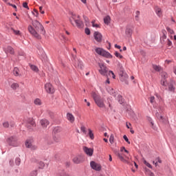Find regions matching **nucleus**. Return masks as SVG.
<instances>
[{
	"mask_svg": "<svg viewBox=\"0 0 176 176\" xmlns=\"http://www.w3.org/2000/svg\"><path fill=\"white\" fill-rule=\"evenodd\" d=\"M32 26L28 27V31L30 32L33 36L35 38H37V39H41V35L39 34H42V35H45L46 34V31L45 30V28L43 25H41V22L38 21H32Z\"/></svg>",
	"mask_w": 176,
	"mask_h": 176,
	"instance_id": "1",
	"label": "nucleus"
},
{
	"mask_svg": "<svg viewBox=\"0 0 176 176\" xmlns=\"http://www.w3.org/2000/svg\"><path fill=\"white\" fill-rule=\"evenodd\" d=\"M69 22L72 25L75 26V24L78 28H83V22L80 21V16L77 15L76 14L72 13V16L69 18Z\"/></svg>",
	"mask_w": 176,
	"mask_h": 176,
	"instance_id": "2",
	"label": "nucleus"
},
{
	"mask_svg": "<svg viewBox=\"0 0 176 176\" xmlns=\"http://www.w3.org/2000/svg\"><path fill=\"white\" fill-rule=\"evenodd\" d=\"M91 96L94 100L95 103L99 108H105V104L104 100L101 98V96L97 92L92 91Z\"/></svg>",
	"mask_w": 176,
	"mask_h": 176,
	"instance_id": "3",
	"label": "nucleus"
},
{
	"mask_svg": "<svg viewBox=\"0 0 176 176\" xmlns=\"http://www.w3.org/2000/svg\"><path fill=\"white\" fill-rule=\"evenodd\" d=\"M99 66V74L100 75H102V76H108V74L109 72V70L107 68V66L104 63H98Z\"/></svg>",
	"mask_w": 176,
	"mask_h": 176,
	"instance_id": "4",
	"label": "nucleus"
},
{
	"mask_svg": "<svg viewBox=\"0 0 176 176\" xmlns=\"http://www.w3.org/2000/svg\"><path fill=\"white\" fill-rule=\"evenodd\" d=\"M97 54L102 56L103 57H107V58H112V55L109 52L104 50L102 48L98 47L95 50Z\"/></svg>",
	"mask_w": 176,
	"mask_h": 176,
	"instance_id": "5",
	"label": "nucleus"
},
{
	"mask_svg": "<svg viewBox=\"0 0 176 176\" xmlns=\"http://www.w3.org/2000/svg\"><path fill=\"white\" fill-rule=\"evenodd\" d=\"M90 166L91 168H92V170H95V171H101L102 170V166L101 164L94 162V161H91L90 162Z\"/></svg>",
	"mask_w": 176,
	"mask_h": 176,
	"instance_id": "6",
	"label": "nucleus"
},
{
	"mask_svg": "<svg viewBox=\"0 0 176 176\" xmlns=\"http://www.w3.org/2000/svg\"><path fill=\"white\" fill-rule=\"evenodd\" d=\"M85 162V157L82 155H77L73 158V163L74 164H80V163H83Z\"/></svg>",
	"mask_w": 176,
	"mask_h": 176,
	"instance_id": "7",
	"label": "nucleus"
},
{
	"mask_svg": "<svg viewBox=\"0 0 176 176\" xmlns=\"http://www.w3.org/2000/svg\"><path fill=\"white\" fill-rule=\"evenodd\" d=\"M35 121H34V119L32 118H28L26 120V127L29 129V130H31L32 127H35Z\"/></svg>",
	"mask_w": 176,
	"mask_h": 176,
	"instance_id": "8",
	"label": "nucleus"
},
{
	"mask_svg": "<svg viewBox=\"0 0 176 176\" xmlns=\"http://www.w3.org/2000/svg\"><path fill=\"white\" fill-rule=\"evenodd\" d=\"M161 76L162 78L161 80V85L165 87L167 86V80L166 79L168 78V75L166 72H163L161 74Z\"/></svg>",
	"mask_w": 176,
	"mask_h": 176,
	"instance_id": "9",
	"label": "nucleus"
},
{
	"mask_svg": "<svg viewBox=\"0 0 176 176\" xmlns=\"http://www.w3.org/2000/svg\"><path fill=\"white\" fill-rule=\"evenodd\" d=\"M45 89L49 94H53V93H54V88L50 83H46L45 85Z\"/></svg>",
	"mask_w": 176,
	"mask_h": 176,
	"instance_id": "10",
	"label": "nucleus"
},
{
	"mask_svg": "<svg viewBox=\"0 0 176 176\" xmlns=\"http://www.w3.org/2000/svg\"><path fill=\"white\" fill-rule=\"evenodd\" d=\"M25 145L26 148H29L30 149H32V151H36V149H38V147L36 145L32 144L31 140H27Z\"/></svg>",
	"mask_w": 176,
	"mask_h": 176,
	"instance_id": "11",
	"label": "nucleus"
},
{
	"mask_svg": "<svg viewBox=\"0 0 176 176\" xmlns=\"http://www.w3.org/2000/svg\"><path fill=\"white\" fill-rule=\"evenodd\" d=\"M85 153L87 155V156H93V153L94 152V150L91 148H88L87 146H84L82 148Z\"/></svg>",
	"mask_w": 176,
	"mask_h": 176,
	"instance_id": "12",
	"label": "nucleus"
},
{
	"mask_svg": "<svg viewBox=\"0 0 176 176\" xmlns=\"http://www.w3.org/2000/svg\"><path fill=\"white\" fill-rule=\"evenodd\" d=\"M94 37L96 42H101L102 41V35L99 32H95L94 33Z\"/></svg>",
	"mask_w": 176,
	"mask_h": 176,
	"instance_id": "13",
	"label": "nucleus"
},
{
	"mask_svg": "<svg viewBox=\"0 0 176 176\" xmlns=\"http://www.w3.org/2000/svg\"><path fill=\"white\" fill-rule=\"evenodd\" d=\"M128 79H129V75H127V74L126 73H123L120 77L121 82H124L126 85H129Z\"/></svg>",
	"mask_w": 176,
	"mask_h": 176,
	"instance_id": "14",
	"label": "nucleus"
},
{
	"mask_svg": "<svg viewBox=\"0 0 176 176\" xmlns=\"http://www.w3.org/2000/svg\"><path fill=\"white\" fill-rule=\"evenodd\" d=\"M16 138H14V137L9 138L7 140L8 144H9V145H11L12 146H16Z\"/></svg>",
	"mask_w": 176,
	"mask_h": 176,
	"instance_id": "15",
	"label": "nucleus"
},
{
	"mask_svg": "<svg viewBox=\"0 0 176 176\" xmlns=\"http://www.w3.org/2000/svg\"><path fill=\"white\" fill-rule=\"evenodd\" d=\"M75 67L77 69H83V62L80 60H76Z\"/></svg>",
	"mask_w": 176,
	"mask_h": 176,
	"instance_id": "16",
	"label": "nucleus"
},
{
	"mask_svg": "<svg viewBox=\"0 0 176 176\" xmlns=\"http://www.w3.org/2000/svg\"><path fill=\"white\" fill-rule=\"evenodd\" d=\"M174 85H175V82L174 81H171L169 84H168V91H171L172 93L175 91V87H174Z\"/></svg>",
	"mask_w": 176,
	"mask_h": 176,
	"instance_id": "17",
	"label": "nucleus"
},
{
	"mask_svg": "<svg viewBox=\"0 0 176 176\" xmlns=\"http://www.w3.org/2000/svg\"><path fill=\"white\" fill-rule=\"evenodd\" d=\"M67 119L70 123H74L75 122V117L71 113H67Z\"/></svg>",
	"mask_w": 176,
	"mask_h": 176,
	"instance_id": "18",
	"label": "nucleus"
},
{
	"mask_svg": "<svg viewBox=\"0 0 176 176\" xmlns=\"http://www.w3.org/2000/svg\"><path fill=\"white\" fill-rule=\"evenodd\" d=\"M117 156H118V157H119V159H120V160H121V162H123V163H126V164H130V162H129V160L124 159L123 155H121L120 153H118Z\"/></svg>",
	"mask_w": 176,
	"mask_h": 176,
	"instance_id": "19",
	"label": "nucleus"
},
{
	"mask_svg": "<svg viewBox=\"0 0 176 176\" xmlns=\"http://www.w3.org/2000/svg\"><path fill=\"white\" fill-rule=\"evenodd\" d=\"M40 124H41L42 127H47L49 126V120L46 119H43L40 120Z\"/></svg>",
	"mask_w": 176,
	"mask_h": 176,
	"instance_id": "20",
	"label": "nucleus"
},
{
	"mask_svg": "<svg viewBox=\"0 0 176 176\" xmlns=\"http://www.w3.org/2000/svg\"><path fill=\"white\" fill-rule=\"evenodd\" d=\"M125 34L127 36H131L133 35V28L128 26L125 30Z\"/></svg>",
	"mask_w": 176,
	"mask_h": 176,
	"instance_id": "21",
	"label": "nucleus"
},
{
	"mask_svg": "<svg viewBox=\"0 0 176 176\" xmlns=\"http://www.w3.org/2000/svg\"><path fill=\"white\" fill-rule=\"evenodd\" d=\"M4 52L7 54L10 53V54H14V50H13L12 47H7L4 49Z\"/></svg>",
	"mask_w": 176,
	"mask_h": 176,
	"instance_id": "22",
	"label": "nucleus"
},
{
	"mask_svg": "<svg viewBox=\"0 0 176 176\" xmlns=\"http://www.w3.org/2000/svg\"><path fill=\"white\" fill-rule=\"evenodd\" d=\"M155 13L157 15H158L159 17H162L163 12H162V8L156 7L155 9Z\"/></svg>",
	"mask_w": 176,
	"mask_h": 176,
	"instance_id": "23",
	"label": "nucleus"
},
{
	"mask_svg": "<svg viewBox=\"0 0 176 176\" xmlns=\"http://www.w3.org/2000/svg\"><path fill=\"white\" fill-rule=\"evenodd\" d=\"M19 87L20 85L17 82H12V84L10 85V87L11 89H12V90H17Z\"/></svg>",
	"mask_w": 176,
	"mask_h": 176,
	"instance_id": "24",
	"label": "nucleus"
},
{
	"mask_svg": "<svg viewBox=\"0 0 176 176\" xmlns=\"http://www.w3.org/2000/svg\"><path fill=\"white\" fill-rule=\"evenodd\" d=\"M29 66L30 67V69H32V71L34 72H39V68H38V67L36 65L30 64Z\"/></svg>",
	"mask_w": 176,
	"mask_h": 176,
	"instance_id": "25",
	"label": "nucleus"
},
{
	"mask_svg": "<svg viewBox=\"0 0 176 176\" xmlns=\"http://www.w3.org/2000/svg\"><path fill=\"white\" fill-rule=\"evenodd\" d=\"M116 98L117 100H118V102H119L120 104H123V102H124V100H123V97H122L121 95L118 94V95L116 96Z\"/></svg>",
	"mask_w": 176,
	"mask_h": 176,
	"instance_id": "26",
	"label": "nucleus"
},
{
	"mask_svg": "<svg viewBox=\"0 0 176 176\" xmlns=\"http://www.w3.org/2000/svg\"><path fill=\"white\" fill-rule=\"evenodd\" d=\"M13 74L14 76H20V70L17 67H14L13 69Z\"/></svg>",
	"mask_w": 176,
	"mask_h": 176,
	"instance_id": "27",
	"label": "nucleus"
},
{
	"mask_svg": "<svg viewBox=\"0 0 176 176\" xmlns=\"http://www.w3.org/2000/svg\"><path fill=\"white\" fill-rule=\"evenodd\" d=\"M104 24H107V25H108V24H109V23H111V17L109 16H107L104 18Z\"/></svg>",
	"mask_w": 176,
	"mask_h": 176,
	"instance_id": "28",
	"label": "nucleus"
},
{
	"mask_svg": "<svg viewBox=\"0 0 176 176\" xmlns=\"http://www.w3.org/2000/svg\"><path fill=\"white\" fill-rule=\"evenodd\" d=\"M108 91L111 94V96H113V97H116V96L118 95V94H116V92H115V90L112 88L109 89Z\"/></svg>",
	"mask_w": 176,
	"mask_h": 176,
	"instance_id": "29",
	"label": "nucleus"
},
{
	"mask_svg": "<svg viewBox=\"0 0 176 176\" xmlns=\"http://www.w3.org/2000/svg\"><path fill=\"white\" fill-rule=\"evenodd\" d=\"M153 68L157 72H160V71H162V67H160L159 65H153Z\"/></svg>",
	"mask_w": 176,
	"mask_h": 176,
	"instance_id": "30",
	"label": "nucleus"
},
{
	"mask_svg": "<svg viewBox=\"0 0 176 176\" xmlns=\"http://www.w3.org/2000/svg\"><path fill=\"white\" fill-rule=\"evenodd\" d=\"M34 104L35 105L41 106L42 104V100H41V99H39V98H36L34 100Z\"/></svg>",
	"mask_w": 176,
	"mask_h": 176,
	"instance_id": "31",
	"label": "nucleus"
},
{
	"mask_svg": "<svg viewBox=\"0 0 176 176\" xmlns=\"http://www.w3.org/2000/svg\"><path fill=\"white\" fill-rule=\"evenodd\" d=\"M153 163L155 164V167H157V163L162 164V160L158 157L155 159V161L153 162Z\"/></svg>",
	"mask_w": 176,
	"mask_h": 176,
	"instance_id": "32",
	"label": "nucleus"
},
{
	"mask_svg": "<svg viewBox=\"0 0 176 176\" xmlns=\"http://www.w3.org/2000/svg\"><path fill=\"white\" fill-rule=\"evenodd\" d=\"M166 41H167V36L166 34H164L161 38V43L164 44L166 43Z\"/></svg>",
	"mask_w": 176,
	"mask_h": 176,
	"instance_id": "33",
	"label": "nucleus"
},
{
	"mask_svg": "<svg viewBox=\"0 0 176 176\" xmlns=\"http://www.w3.org/2000/svg\"><path fill=\"white\" fill-rule=\"evenodd\" d=\"M58 175L59 176H69V175L68 173H67L64 170H60L58 173Z\"/></svg>",
	"mask_w": 176,
	"mask_h": 176,
	"instance_id": "34",
	"label": "nucleus"
},
{
	"mask_svg": "<svg viewBox=\"0 0 176 176\" xmlns=\"http://www.w3.org/2000/svg\"><path fill=\"white\" fill-rule=\"evenodd\" d=\"M89 131V136L91 138V140H94V134L93 133V131L91 129H88Z\"/></svg>",
	"mask_w": 176,
	"mask_h": 176,
	"instance_id": "35",
	"label": "nucleus"
},
{
	"mask_svg": "<svg viewBox=\"0 0 176 176\" xmlns=\"http://www.w3.org/2000/svg\"><path fill=\"white\" fill-rule=\"evenodd\" d=\"M32 14H33V16H35V17H38L39 16V12H38V10L36 9H34V10L32 12Z\"/></svg>",
	"mask_w": 176,
	"mask_h": 176,
	"instance_id": "36",
	"label": "nucleus"
},
{
	"mask_svg": "<svg viewBox=\"0 0 176 176\" xmlns=\"http://www.w3.org/2000/svg\"><path fill=\"white\" fill-rule=\"evenodd\" d=\"M3 127H5L6 129H8L9 127V126H10V124L9 123V122L6 121L3 123Z\"/></svg>",
	"mask_w": 176,
	"mask_h": 176,
	"instance_id": "37",
	"label": "nucleus"
},
{
	"mask_svg": "<svg viewBox=\"0 0 176 176\" xmlns=\"http://www.w3.org/2000/svg\"><path fill=\"white\" fill-rule=\"evenodd\" d=\"M108 75H109V76H112L113 79H115V78H116L115 74L112 71H109L107 76Z\"/></svg>",
	"mask_w": 176,
	"mask_h": 176,
	"instance_id": "38",
	"label": "nucleus"
},
{
	"mask_svg": "<svg viewBox=\"0 0 176 176\" xmlns=\"http://www.w3.org/2000/svg\"><path fill=\"white\" fill-rule=\"evenodd\" d=\"M143 162H144V164H145V166L148 167V168H152V165H151V164H149L148 162H146V160H144Z\"/></svg>",
	"mask_w": 176,
	"mask_h": 176,
	"instance_id": "39",
	"label": "nucleus"
},
{
	"mask_svg": "<svg viewBox=\"0 0 176 176\" xmlns=\"http://www.w3.org/2000/svg\"><path fill=\"white\" fill-rule=\"evenodd\" d=\"M91 23H92V27H94L95 28H100V25L96 23V21H92Z\"/></svg>",
	"mask_w": 176,
	"mask_h": 176,
	"instance_id": "40",
	"label": "nucleus"
},
{
	"mask_svg": "<svg viewBox=\"0 0 176 176\" xmlns=\"http://www.w3.org/2000/svg\"><path fill=\"white\" fill-rule=\"evenodd\" d=\"M15 163H16V166H20V163H21V160L19 157H16L15 159Z\"/></svg>",
	"mask_w": 176,
	"mask_h": 176,
	"instance_id": "41",
	"label": "nucleus"
},
{
	"mask_svg": "<svg viewBox=\"0 0 176 176\" xmlns=\"http://www.w3.org/2000/svg\"><path fill=\"white\" fill-rule=\"evenodd\" d=\"M116 57H118V58H123V56H122L119 52H115Z\"/></svg>",
	"mask_w": 176,
	"mask_h": 176,
	"instance_id": "42",
	"label": "nucleus"
},
{
	"mask_svg": "<svg viewBox=\"0 0 176 176\" xmlns=\"http://www.w3.org/2000/svg\"><path fill=\"white\" fill-rule=\"evenodd\" d=\"M80 130H81V131H82V133L84 134H86L87 133V131H86V127L85 126H83V125L81 126Z\"/></svg>",
	"mask_w": 176,
	"mask_h": 176,
	"instance_id": "43",
	"label": "nucleus"
},
{
	"mask_svg": "<svg viewBox=\"0 0 176 176\" xmlns=\"http://www.w3.org/2000/svg\"><path fill=\"white\" fill-rule=\"evenodd\" d=\"M36 175H38V172L36 170H33L30 174V176H36Z\"/></svg>",
	"mask_w": 176,
	"mask_h": 176,
	"instance_id": "44",
	"label": "nucleus"
},
{
	"mask_svg": "<svg viewBox=\"0 0 176 176\" xmlns=\"http://www.w3.org/2000/svg\"><path fill=\"white\" fill-rule=\"evenodd\" d=\"M166 30L168 31V32H169V34H171V35H173V34H174V30H173L170 28H166Z\"/></svg>",
	"mask_w": 176,
	"mask_h": 176,
	"instance_id": "45",
	"label": "nucleus"
},
{
	"mask_svg": "<svg viewBox=\"0 0 176 176\" xmlns=\"http://www.w3.org/2000/svg\"><path fill=\"white\" fill-rule=\"evenodd\" d=\"M45 167V163L43 162H39V168H43Z\"/></svg>",
	"mask_w": 176,
	"mask_h": 176,
	"instance_id": "46",
	"label": "nucleus"
},
{
	"mask_svg": "<svg viewBox=\"0 0 176 176\" xmlns=\"http://www.w3.org/2000/svg\"><path fill=\"white\" fill-rule=\"evenodd\" d=\"M113 140H114L113 135H111V136L109 138V142L111 144H113Z\"/></svg>",
	"mask_w": 176,
	"mask_h": 176,
	"instance_id": "47",
	"label": "nucleus"
},
{
	"mask_svg": "<svg viewBox=\"0 0 176 176\" xmlns=\"http://www.w3.org/2000/svg\"><path fill=\"white\" fill-rule=\"evenodd\" d=\"M166 43H167V45H168V46H171V45H173V43L168 38L166 39Z\"/></svg>",
	"mask_w": 176,
	"mask_h": 176,
	"instance_id": "48",
	"label": "nucleus"
},
{
	"mask_svg": "<svg viewBox=\"0 0 176 176\" xmlns=\"http://www.w3.org/2000/svg\"><path fill=\"white\" fill-rule=\"evenodd\" d=\"M123 138L126 141V142H127V144H130V141H129V138H127V136L126 135H124L123 136Z\"/></svg>",
	"mask_w": 176,
	"mask_h": 176,
	"instance_id": "49",
	"label": "nucleus"
},
{
	"mask_svg": "<svg viewBox=\"0 0 176 176\" xmlns=\"http://www.w3.org/2000/svg\"><path fill=\"white\" fill-rule=\"evenodd\" d=\"M23 6L25 8V9H30V8L28 7V3L25 2L23 3Z\"/></svg>",
	"mask_w": 176,
	"mask_h": 176,
	"instance_id": "50",
	"label": "nucleus"
},
{
	"mask_svg": "<svg viewBox=\"0 0 176 176\" xmlns=\"http://www.w3.org/2000/svg\"><path fill=\"white\" fill-rule=\"evenodd\" d=\"M42 9H43V7L40 6L39 7V12H40V13H41V14H45V11L43 10Z\"/></svg>",
	"mask_w": 176,
	"mask_h": 176,
	"instance_id": "51",
	"label": "nucleus"
},
{
	"mask_svg": "<svg viewBox=\"0 0 176 176\" xmlns=\"http://www.w3.org/2000/svg\"><path fill=\"white\" fill-rule=\"evenodd\" d=\"M135 14V20L138 21V17H140V11H136Z\"/></svg>",
	"mask_w": 176,
	"mask_h": 176,
	"instance_id": "52",
	"label": "nucleus"
},
{
	"mask_svg": "<svg viewBox=\"0 0 176 176\" xmlns=\"http://www.w3.org/2000/svg\"><path fill=\"white\" fill-rule=\"evenodd\" d=\"M150 102H151V104H153V102H155V97H154V96H151V97L150 98Z\"/></svg>",
	"mask_w": 176,
	"mask_h": 176,
	"instance_id": "53",
	"label": "nucleus"
},
{
	"mask_svg": "<svg viewBox=\"0 0 176 176\" xmlns=\"http://www.w3.org/2000/svg\"><path fill=\"white\" fill-rule=\"evenodd\" d=\"M13 32H14V34H15V35H20L19 30H13Z\"/></svg>",
	"mask_w": 176,
	"mask_h": 176,
	"instance_id": "54",
	"label": "nucleus"
},
{
	"mask_svg": "<svg viewBox=\"0 0 176 176\" xmlns=\"http://www.w3.org/2000/svg\"><path fill=\"white\" fill-rule=\"evenodd\" d=\"M85 34L90 35V30L89 28H85Z\"/></svg>",
	"mask_w": 176,
	"mask_h": 176,
	"instance_id": "55",
	"label": "nucleus"
},
{
	"mask_svg": "<svg viewBox=\"0 0 176 176\" xmlns=\"http://www.w3.org/2000/svg\"><path fill=\"white\" fill-rule=\"evenodd\" d=\"M155 115H156L157 118H158V119L163 120V116H160L159 113H157Z\"/></svg>",
	"mask_w": 176,
	"mask_h": 176,
	"instance_id": "56",
	"label": "nucleus"
},
{
	"mask_svg": "<svg viewBox=\"0 0 176 176\" xmlns=\"http://www.w3.org/2000/svg\"><path fill=\"white\" fill-rule=\"evenodd\" d=\"M148 176H155V174L153 173H152L151 171H148Z\"/></svg>",
	"mask_w": 176,
	"mask_h": 176,
	"instance_id": "57",
	"label": "nucleus"
},
{
	"mask_svg": "<svg viewBox=\"0 0 176 176\" xmlns=\"http://www.w3.org/2000/svg\"><path fill=\"white\" fill-rule=\"evenodd\" d=\"M83 18H84L85 23H87L89 21V18L87 17L86 16H84Z\"/></svg>",
	"mask_w": 176,
	"mask_h": 176,
	"instance_id": "58",
	"label": "nucleus"
},
{
	"mask_svg": "<svg viewBox=\"0 0 176 176\" xmlns=\"http://www.w3.org/2000/svg\"><path fill=\"white\" fill-rule=\"evenodd\" d=\"M8 5H10V6H12V8H14V9H17V6H16V5H13V4H10V3H8Z\"/></svg>",
	"mask_w": 176,
	"mask_h": 176,
	"instance_id": "59",
	"label": "nucleus"
},
{
	"mask_svg": "<svg viewBox=\"0 0 176 176\" xmlns=\"http://www.w3.org/2000/svg\"><path fill=\"white\" fill-rule=\"evenodd\" d=\"M10 126H11V127H14V122H10Z\"/></svg>",
	"mask_w": 176,
	"mask_h": 176,
	"instance_id": "60",
	"label": "nucleus"
},
{
	"mask_svg": "<svg viewBox=\"0 0 176 176\" xmlns=\"http://www.w3.org/2000/svg\"><path fill=\"white\" fill-rule=\"evenodd\" d=\"M109 162H112V155H109Z\"/></svg>",
	"mask_w": 176,
	"mask_h": 176,
	"instance_id": "61",
	"label": "nucleus"
},
{
	"mask_svg": "<svg viewBox=\"0 0 176 176\" xmlns=\"http://www.w3.org/2000/svg\"><path fill=\"white\" fill-rule=\"evenodd\" d=\"M115 47H116L117 49H120V45H118V44L115 45Z\"/></svg>",
	"mask_w": 176,
	"mask_h": 176,
	"instance_id": "62",
	"label": "nucleus"
},
{
	"mask_svg": "<svg viewBox=\"0 0 176 176\" xmlns=\"http://www.w3.org/2000/svg\"><path fill=\"white\" fill-rule=\"evenodd\" d=\"M150 123H151L152 127H153V121H152V119H150Z\"/></svg>",
	"mask_w": 176,
	"mask_h": 176,
	"instance_id": "63",
	"label": "nucleus"
},
{
	"mask_svg": "<svg viewBox=\"0 0 176 176\" xmlns=\"http://www.w3.org/2000/svg\"><path fill=\"white\" fill-rule=\"evenodd\" d=\"M124 149H126L125 147H122V148H120L121 152H123V151H124Z\"/></svg>",
	"mask_w": 176,
	"mask_h": 176,
	"instance_id": "64",
	"label": "nucleus"
}]
</instances>
